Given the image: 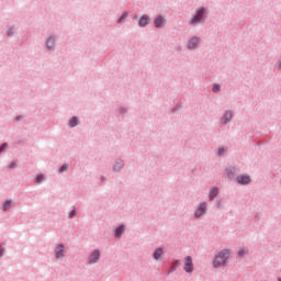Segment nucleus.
<instances>
[{
  "label": "nucleus",
  "instance_id": "1",
  "mask_svg": "<svg viewBox=\"0 0 281 281\" xmlns=\"http://www.w3.org/2000/svg\"><path fill=\"white\" fill-rule=\"evenodd\" d=\"M207 14H210V9L201 7L195 10V14L190 20V25H199V23H205V19H207Z\"/></svg>",
  "mask_w": 281,
  "mask_h": 281
},
{
  "label": "nucleus",
  "instance_id": "2",
  "mask_svg": "<svg viewBox=\"0 0 281 281\" xmlns=\"http://www.w3.org/2000/svg\"><path fill=\"white\" fill-rule=\"evenodd\" d=\"M229 249H223L215 256L213 260V267L216 269L218 267H223V265H227V260H229Z\"/></svg>",
  "mask_w": 281,
  "mask_h": 281
},
{
  "label": "nucleus",
  "instance_id": "3",
  "mask_svg": "<svg viewBox=\"0 0 281 281\" xmlns=\"http://www.w3.org/2000/svg\"><path fill=\"white\" fill-rule=\"evenodd\" d=\"M204 214H207V202H201L194 212L195 218H201Z\"/></svg>",
  "mask_w": 281,
  "mask_h": 281
},
{
  "label": "nucleus",
  "instance_id": "4",
  "mask_svg": "<svg viewBox=\"0 0 281 281\" xmlns=\"http://www.w3.org/2000/svg\"><path fill=\"white\" fill-rule=\"evenodd\" d=\"M48 52H56V35H49L45 42Z\"/></svg>",
  "mask_w": 281,
  "mask_h": 281
},
{
  "label": "nucleus",
  "instance_id": "5",
  "mask_svg": "<svg viewBox=\"0 0 281 281\" xmlns=\"http://www.w3.org/2000/svg\"><path fill=\"white\" fill-rule=\"evenodd\" d=\"M233 119H234V111L226 110L223 116L221 117V123L224 125L229 124V122H232Z\"/></svg>",
  "mask_w": 281,
  "mask_h": 281
},
{
  "label": "nucleus",
  "instance_id": "6",
  "mask_svg": "<svg viewBox=\"0 0 281 281\" xmlns=\"http://www.w3.org/2000/svg\"><path fill=\"white\" fill-rule=\"evenodd\" d=\"M101 252L98 249H94L89 258H88V265H95L98 263V260H100Z\"/></svg>",
  "mask_w": 281,
  "mask_h": 281
},
{
  "label": "nucleus",
  "instance_id": "7",
  "mask_svg": "<svg viewBox=\"0 0 281 281\" xmlns=\"http://www.w3.org/2000/svg\"><path fill=\"white\" fill-rule=\"evenodd\" d=\"M236 181L239 186H249L251 183V177L249 175H240L236 177Z\"/></svg>",
  "mask_w": 281,
  "mask_h": 281
},
{
  "label": "nucleus",
  "instance_id": "8",
  "mask_svg": "<svg viewBox=\"0 0 281 281\" xmlns=\"http://www.w3.org/2000/svg\"><path fill=\"white\" fill-rule=\"evenodd\" d=\"M55 258L63 260L65 258V244H58L55 248Z\"/></svg>",
  "mask_w": 281,
  "mask_h": 281
},
{
  "label": "nucleus",
  "instance_id": "9",
  "mask_svg": "<svg viewBox=\"0 0 281 281\" xmlns=\"http://www.w3.org/2000/svg\"><path fill=\"white\" fill-rule=\"evenodd\" d=\"M184 271L186 273H192L194 271V263L192 262V258L190 256H187L184 258Z\"/></svg>",
  "mask_w": 281,
  "mask_h": 281
},
{
  "label": "nucleus",
  "instance_id": "10",
  "mask_svg": "<svg viewBox=\"0 0 281 281\" xmlns=\"http://www.w3.org/2000/svg\"><path fill=\"white\" fill-rule=\"evenodd\" d=\"M155 27L157 30H161V27H166V18L158 15L154 20Z\"/></svg>",
  "mask_w": 281,
  "mask_h": 281
},
{
  "label": "nucleus",
  "instance_id": "11",
  "mask_svg": "<svg viewBox=\"0 0 281 281\" xmlns=\"http://www.w3.org/2000/svg\"><path fill=\"white\" fill-rule=\"evenodd\" d=\"M123 168H124V159L116 158L112 167L113 172H120Z\"/></svg>",
  "mask_w": 281,
  "mask_h": 281
},
{
  "label": "nucleus",
  "instance_id": "12",
  "mask_svg": "<svg viewBox=\"0 0 281 281\" xmlns=\"http://www.w3.org/2000/svg\"><path fill=\"white\" fill-rule=\"evenodd\" d=\"M150 16L147 14H143L138 20V27H146L147 25H150Z\"/></svg>",
  "mask_w": 281,
  "mask_h": 281
},
{
  "label": "nucleus",
  "instance_id": "13",
  "mask_svg": "<svg viewBox=\"0 0 281 281\" xmlns=\"http://www.w3.org/2000/svg\"><path fill=\"white\" fill-rule=\"evenodd\" d=\"M124 232H126V226L124 224L119 225L114 229V237L115 238H122V235L124 234Z\"/></svg>",
  "mask_w": 281,
  "mask_h": 281
},
{
  "label": "nucleus",
  "instance_id": "14",
  "mask_svg": "<svg viewBox=\"0 0 281 281\" xmlns=\"http://www.w3.org/2000/svg\"><path fill=\"white\" fill-rule=\"evenodd\" d=\"M199 45V37L198 36H193L189 40L188 42V48L189 49H194L196 48Z\"/></svg>",
  "mask_w": 281,
  "mask_h": 281
},
{
  "label": "nucleus",
  "instance_id": "15",
  "mask_svg": "<svg viewBox=\"0 0 281 281\" xmlns=\"http://www.w3.org/2000/svg\"><path fill=\"white\" fill-rule=\"evenodd\" d=\"M16 203L12 200H5L3 205H2V211L3 212H8V210H10V207H15Z\"/></svg>",
  "mask_w": 281,
  "mask_h": 281
},
{
  "label": "nucleus",
  "instance_id": "16",
  "mask_svg": "<svg viewBox=\"0 0 281 281\" xmlns=\"http://www.w3.org/2000/svg\"><path fill=\"white\" fill-rule=\"evenodd\" d=\"M218 196V187H212L209 194V200L214 201Z\"/></svg>",
  "mask_w": 281,
  "mask_h": 281
},
{
  "label": "nucleus",
  "instance_id": "17",
  "mask_svg": "<svg viewBox=\"0 0 281 281\" xmlns=\"http://www.w3.org/2000/svg\"><path fill=\"white\" fill-rule=\"evenodd\" d=\"M80 124V119H78V116H72L69 122H68V126L70 128H76V126H78Z\"/></svg>",
  "mask_w": 281,
  "mask_h": 281
},
{
  "label": "nucleus",
  "instance_id": "18",
  "mask_svg": "<svg viewBox=\"0 0 281 281\" xmlns=\"http://www.w3.org/2000/svg\"><path fill=\"white\" fill-rule=\"evenodd\" d=\"M128 19V12H123L122 15L116 20V23L119 25H124L126 23V20Z\"/></svg>",
  "mask_w": 281,
  "mask_h": 281
},
{
  "label": "nucleus",
  "instance_id": "19",
  "mask_svg": "<svg viewBox=\"0 0 281 281\" xmlns=\"http://www.w3.org/2000/svg\"><path fill=\"white\" fill-rule=\"evenodd\" d=\"M226 175L229 179H234L236 177V167L226 168Z\"/></svg>",
  "mask_w": 281,
  "mask_h": 281
},
{
  "label": "nucleus",
  "instance_id": "20",
  "mask_svg": "<svg viewBox=\"0 0 281 281\" xmlns=\"http://www.w3.org/2000/svg\"><path fill=\"white\" fill-rule=\"evenodd\" d=\"M161 256H164V248H157L153 254L155 260H159Z\"/></svg>",
  "mask_w": 281,
  "mask_h": 281
},
{
  "label": "nucleus",
  "instance_id": "21",
  "mask_svg": "<svg viewBox=\"0 0 281 281\" xmlns=\"http://www.w3.org/2000/svg\"><path fill=\"white\" fill-rule=\"evenodd\" d=\"M43 181H45V176L43 173L37 175L34 179L35 183H43Z\"/></svg>",
  "mask_w": 281,
  "mask_h": 281
},
{
  "label": "nucleus",
  "instance_id": "22",
  "mask_svg": "<svg viewBox=\"0 0 281 281\" xmlns=\"http://www.w3.org/2000/svg\"><path fill=\"white\" fill-rule=\"evenodd\" d=\"M9 146H10V144H8V143H2V144L0 145V155H1L2 153H5V150H8V148H9Z\"/></svg>",
  "mask_w": 281,
  "mask_h": 281
},
{
  "label": "nucleus",
  "instance_id": "23",
  "mask_svg": "<svg viewBox=\"0 0 281 281\" xmlns=\"http://www.w3.org/2000/svg\"><path fill=\"white\" fill-rule=\"evenodd\" d=\"M119 113H120V115H126V113H128V108L120 106L119 108Z\"/></svg>",
  "mask_w": 281,
  "mask_h": 281
},
{
  "label": "nucleus",
  "instance_id": "24",
  "mask_svg": "<svg viewBox=\"0 0 281 281\" xmlns=\"http://www.w3.org/2000/svg\"><path fill=\"white\" fill-rule=\"evenodd\" d=\"M67 170H69V165H68V164H64V165L58 169V172L63 173V172H67Z\"/></svg>",
  "mask_w": 281,
  "mask_h": 281
},
{
  "label": "nucleus",
  "instance_id": "25",
  "mask_svg": "<svg viewBox=\"0 0 281 281\" xmlns=\"http://www.w3.org/2000/svg\"><path fill=\"white\" fill-rule=\"evenodd\" d=\"M5 254V243L0 244V258H3Z\"/></svg>",
  "mask_w": 281,
  "mask_h": 281
},
{
  "label": "nucleus",
  "instance_id": "26",
  "mask_svg": "<svg viewBox=\"0 0 281 281\" xmlns=\"http://www.w3.org/2000/svg\"><path fill=\"white\" fill-rule=\"evenodd\" d=\"M78 214V211H76V209H72L69 213H68V218H76V215Z\"/></svg>",
  "mask_w": 281,
  "mask_h": 281
},
{
  "label": "nucleus",
  "instance_id": "27",
  "mask_svg": "<svg viewBox=\"0 0 281 281\" xmlns=\"http://www.w3.org/2000/svg\"><path fill=\"white\" fill-rule=\"evenodd\" d=\"M213 93H218L221 91V85L214 83L212 88Z\"/></svg>",
  "mask_w": 281,
  "mask_h": 281
},
{
  "label": "nucleus",
  "instance_id": "28",
  "mask_svg": "<svg viewBox=\"0 0 281 281\" xmlns=\"http://www.w3.org/2000/svg\"><path fill=\"white\" fill-rule=\"evenodd\" d=\"M7 36H9V37L14 36V26H11V27L7 31Z\"/></svg>",
  "mask_w": 281,
  "mask_h": 281
},
{
  "label": "nucleus",
  "instance_id": "29",
  "mask_svg": "<svg viewBox=\"0 0 281 281\" xmlns=\"http://www.w3.org/2000/svg\"><path fill=\"white\" fill-rule=\"evenodd\" d=\"M217 155H220V157H223V155H225V147H221L217 151Z\"/></svg>",
  "mask_w": 281,
  "mask_h": 281
},
{
  "label": "nucleus",
  "instance_id": "30",
  "mask_svg": "<svg viewBox=\"0 0 281 281\" xmlns=\"http://www.w3.org/2000/svg\"><path fill=\"white\" fill-rule=\"evenodd\" d=\"M9 168H10V170H14V168H16V161H12V162L9 165Z\"/></svg>",
  "mask_w": 281,
  "mask_h": 281
},
{
  "label": "nucleus",
  "instance_id": "31",
  "mask_svg": "<svg viewBox=\"0 0 281 281\" xmlns=\"http://www.w3.org/2000/svg\"><path fill=\"white\" fill-rule=\"evenodd\" d=\"M23 117H25L24 115H16L15 116V121L16 122H21V120H23Z\"/></svg>",
  "mask_w": 281,
  "mask_h": 281
},
{
  "label": "nucleus",
  "instance_id": "32",
  "mask_svg": "<svg viewBox=\"0 0 281 281\" xmlns=\"http://www.w3.org/2000/svg\"><path fill=\"white\" fill-rule=\"evenodd\" d=\"M238 256H239V258H243V256H245V249H240L238 251Z\"/></svg>",
  "mask_w": 281,
  "mask_h": 281
},
{
  "label": "nucleus",
  "instance_id": "33",
  "mask_svg": "<svg viewBox=\"0 0 281 281\" xmlns=\"http://www.w3.org/2000/svg\"><path fill=\"white\" fill-rule=\"evenodd\" d=\"M255 218H256V221H260V218H262V215H260L259 213H257V214L255 215Z\"/></svg>",
  "mask_w": 281,
  "mask_h": 281
},
{
  "label": "nucleus",
  "instance_id": "34",
  "mask_svg": "<svg viewBox=\"0 0 281 281\" xmlns=\"http://www.w3.org/2000/svg\"><path fill=\"white\" fill-rule=\"evenodd\" d=\"M276 67H278L279 69H281V59H279V60L276 63Z\"/></svg>",
  "mask_w": 281,
  "mask_h": 281
},
{
  "label": "nucleus",
  "instance_id": "35",
  "mask_svg": "<svg viewBox=\"0 0 281 281\" xmlns=\"http://www.w3.org/2000/svg\"><path fill=\"white\" fill-rule=\"evenodd\" d=\"M179 109H181V106L176 105V106L173 108L172 112H173V113H177V111H179Z\"/></svg>",
  "mask_w": 281,
  "mask_h": 281
},
{
  "label": "nucleus",
  "instance_id": "36",
  "mask_svg": "<svg viewBox=\"0 0 281 281\" xmlns=\"http://www.w3.org/2000/svg\"><path fill=\"white\" fill-rule=\"evenodd\" d=\"M100 181H102V183H104V181H106V177L101 176V177H100Z\"/></svg>",
  "mask_w": 281,
  "mask_h": 281
},
{
  "label": "nucleus",
  "instance_id": "37",
  "mask_svg": "<svg viewBox=\"0 0 281 281\" xmlns=\"http://www.w3.org/2000/svg\"><path fill=\"white\" fill-rule=\"evenodd\" d=\"M173 271H177V268H172L171 270H169L168 276H170V273H173Z\"/></svg>",
  "mask_w": 281,
  "mask_h": 281
},
{
  "label": "nucleus",
  "instance_id": "38",
  "mask_svg": "<svg viewBox=\"0 0 281 281\" xmlns=\"http://www.w3.org/2000/svg\"><path fill=\"white\" fill-rule=\"evenodd\" d=\"M216 206L220 209L221 207V201L217 202Z\"/></svg>",
  "mask_w": 281,
  "mask_h": 281
}]
</instances>
